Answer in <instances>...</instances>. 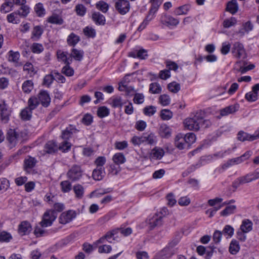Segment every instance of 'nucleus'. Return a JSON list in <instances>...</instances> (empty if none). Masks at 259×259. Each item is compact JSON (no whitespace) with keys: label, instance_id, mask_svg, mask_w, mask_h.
<instances>
[{"label":"nucleus","instance_id":"f257e3e1","mask_svg":"<svg viewBox=\"0 0 259 259\" xmlns=\"http://www.w3.org/2000/svg\"><path fill=\"white\" fill-rule=\"evenodd\" d=\"M183 123L185 128L194 131H198L200 128L208 127L211 125L210 120L203 118V113L200 111L186 118Z\"/></svg>","mask_w":259,"mask_h":259},{"label":"nucleus","instance_id":"f03ea898","mask_svg":"<svg viewBox=\"0 0 259 259\" xmlns=\"http://www.w3.org/2000/svg\"><path fill=\"white\" fill-rule=\"evenodd\" d=\"M57 214L54 210L50 209L46 211L43 215L42 221L40 224L42 227H47L50 226L53 222L56 220Z\"/></svg>","mask_w":259,"mask_h":259},{"label":"nucleus","instance_id":"7ed1b4c3","mask_svg":"<svg viewBox=\"0 0 259 259\" xmlns=\"http://www.w3.org/2000/svg\"><path fill=\"white\" fill-rule=\"evenodd\" d=\"M82 175V170L80 166L74 165L67 173V178L72 181L79 180Z\"/></svg>","mask_w":259,"mask_h":259},{"label":"nucleus","instance_id":"20e7f679","mask_svg":"<svg viewBox=\"0 0 259 259\" xmlns=\"http://www.w3.org/2000/svg\"><path fill=\"white\" fill-rule=\"evenodd\" d=\"M250 156V152L247 151L240 157L229 159L226 163H225L223 165L222 167L223 168H227L230 166L236 164H239L243 162L244 160L249 158Z\"/></svg>","mask_w":259,"mask_h":259},{"label":"nucleus","instance_id":"39448f33","mask_svg":"<svg viewBox=\"0 0 259 259\" xmlns=\"http://www.w3.org/2000/svg\"><path fill=\"white\" fill-rule=\"evenodd\" d=\"M116 10L121 15H125L130 10V4L128 0H115Z\"/></svg>","mask_w":259,"mask_h":259},{"label":"nucleus","instance_id":"423d86ee","mask_svg":"<svg viewBox=\"0 0 259 259\" xmlns=\"http://www.w3.org/2000/svg\"><path fill=\"white\" fill-rule=\"evenodd\" d=\"M232 53L233 56L238 59H244L246 57L243 45L239 42H236L233 44Z\"/></svg>","mask_w":259,"mask_h":259},{"label":"nucleus","instance_id":"0eeeda50","mask_svg":"<svg viewBox=\"0 0 259 259\" xmlns=\"http://www.w3.org/2000/svg\"><path fill=\"white\" fill-rule=\"evenodd\" d=\"M76 217V212L74 210H68L62 212L59 218V223L62 224H66L71 222Z\"/></svg>","mask_w":259,"mask_h":259},{"label":"nucleus","instance_id":"6e6552de","mask_svg":"<svg viewBox=\"0 0 259 259\" xmlns=\"http://www.w3.org/2000/svg\"><path fill=\"white\" fill-rule=\"evenodd\" d=\"M162 217L158 213L150 216L146 221V224L150 230L161 225Z\"/></svg>","mask_w":259,"mask_h":259},{"label":"nucleus","instance_id":"1a4fd4ad","mask_svg":"<svg viewBox=\"0 0 259 259\" xmlns=\"http://www.w3.org/2000/svg\"><path fill=\"white\" fill-rule=\"evenodd\" d=\"M253 180L252 175H251V173H249L244 176L240 177L236 179L233 182L232 186L236 189L240 185L250 182Z\"/></svg>","mask_w":259,"mask_h":259},{"label":"nucleus","instance_id":"9d476101","mask_svg":"<svg viewBox=\"0 0 259 259\" xmlns=\"http://www.w3.org/2000/svg\"><path fill=\"white\" fill-rule=\"evenodd\" d=\"M10 114L11 111L5 102L0 104V114L3 122L4 123L8 122Z\"/></svg>","mask_w":259,"mask_h":259},{"label":"nucleus","instance_id":"9b49d317","mask_svg":"<svg viewBox=\"0 0 259 259\" xmlns=\"http://www.w3.org/2000/svg\"><path fill=\"white\" fill-rule=\"evenodd\" d=\"M19 135L15 130L9 129L7 135V140L10 144L11 147L14 146L18 142Z\"/></svg>","mask_w":259,"mask_h":259},{"label":"nucleus","instance_id":"f8f14e48","mask_svg":"<svg viewBox=\"0 0 259 259\" xmlns=\"http://www.w3.org/2000/svg\"><path fill=\"white\" fill-rule=\"evenodd\" d=\"M20 55L18 52H14L12 50L8 53V60L14 64L15 66H20L22 64L19 62Z\"/></svg>","mask_w":259,"mask_h":259},{"label":"nucleus","instance_id":"ddd939ff","mask_svg":"<svg viewBox=\"0 0 259 259\" xmlns=\"http://www.w3.org/2000/svg\"><path fill=\"white\" fill-rule=\"evenodd\" d=\"M78 132V130L75 126L70 125L66 128L64 131H62L61 137L65 140H67L70 138L72 136Z\"/></svg>","mask_w":259,"mask_h":259},{"label":"nucleus","instance_id":"4468645a","mask_svg":"<svg viewBox=\"0 0 259 259\" xmlns=\"http://www.w3.org/2000/svg\"><path fill=\"white\" fill-rule=\"evenodd\" d=\"M161 22L167 26H176L179 23L178 19L168 15L162 17Z\"/></svg>","mask_w":259,"mask_h":259},{"label":"nucleus","instance_id":"2eb2a0df","mask_svg":"<svg viewBox=\"0 0 259 259\" xmlns=\"http://www.w3.org/2000/svg\"><path fill=\"white\" fill-rule=\"evenodd\" d=\"M175 145L180 150L188 148L182 134H178L175 138Z\"/></svg>","mask_w":259,"mask_h":259},{"label":"nucleus","instance_id":"dca6fc26","mask_svg":"<svg viewBox=\"0 0 259 259\" xmlns=\"http://www.w3.org/2000/svg\"><path fill=\"white\" fill-rule=\"evenodd\" d=\"M32 227L27 221H23L19 225L18 232L21 235H26L31 232Z\"/></svg>","mask_w":259,"mask_h":259},{"label":"nucleus","instance_id":"f3484780","mask_svg":"<svg viewBox=\"0 0 259 259\" xmlns=\"http://www.w3.org/2000/svg\"><path fill=\"white\" fill-rule=\"evenodd\" d=\"M44 32L42 27L40 25L34 26L31 31V39L33 41H37L41 37Z\"/></svg>","mask_w":259,"mask_h":259},{"label":"nucleus","instance_id":"a211bd4d","mask_svg":"<svg viewBox=\"0 0 259 259\" xmlns=\"http://www.w3.org/2000/svg\"><path fill=\"white\" fill-rule=\"evenodd\" d=\"M39 102L44 107H48L50 103L51 98L49 94L46 91L40 92L38 95Z\"/></svg>","mask_w":259,"mask_h":259},{"label":"nucleus","instance_id":"6ab92c4d","mask_svg":"<svg viewBox=\"0 0 259 259\" xmlns=\"http://www.w3.org/2000/svg\"><path fill=\"white\" fill-rule=\"evenodd\" d=\"M159 134L163 138L168 139L171 135V129L169 126L165 124L160 125L159 130Z\"/></svg>","mask_w":259,"mask_h":259},{"label":"nucleus","instance_id":"aec40b11","mask_svg":"<svg viewBox=\"0 0 259 259\" xmlns=\"http://www.w3.org/2000/svg\"><path fill=\"white\" fill-rule=\"evenodd\" d=\"M143 143H146L149 145H152L156 142V136L153 133H146L142 136Z\"/></svg>","mask_w":259,"mask_h":259},{"label":"nucleus","instance_id":"412c9836","mask_svg":"<svg viewBox=\"0 0 259 259\" xmlns=\"http://www.w3.org/2000/svg\"><path fill=\"white\" fill-rule=\"evenodd\" d=\"M58 150L57 144L53 141H50L47 143L44 147V152L45 153L53 154Z\"/></svg>","mask_w":259,"mask_h":259},{"label":"nucleus","instance_id":"4be33fe9","mask_svg":"<svg viewBox=\"0 0 259 259\" xmlns=\"http://www.w3.org/2000/svg\"><path fill=\"white\" fill-rule=\"evenodd\" d=\"M237 64L239 66L238 71L242 74L245 73L247 71L254 68V65L253 64H250L246 66L247 62L245 61H239L237 62Z\"/></svg>","mask_w":259,"mask_h":259},{"label":"nucleus","instance_id":"5701e85b","mask_svg":"<svg viewBox=\"0 0 259 259\" xmlns=\"http://www.w3.org/2000/svg\"><path fill=\"white\" fill-rule=\"evenodd\" d=\"M253 223L249 219H244L242 221L240 229L243 233H248L252 230Z\"/></svg>","mask_w":259,"mask_h":259},{"label":"nucleus","instance_id":"b1692460","mask_svg":"<svg viewBox=\"0 0 259 259\" xmlns=\"http://www.w3.org/2000/svg\"><path fill=\"white\" fill-rule=\"evenodd\" d=\"M68 53L67 52L58 51L57 53V58L60 61H62L65 64H70L72 61V58L70 57H67Z\"/></svg>","mask_w":259,"mask_h":259},{"label":"nucleus","instance_id":"393cba45","mask_svg":"<svg viewBox=\"0 0 259 259\" xmlns=\"http://www.w3.org/2000/svg\"><path fill=\"white\" fill-rule=\"evenodd\" d=\"M105 174L104 168H96L92 174L93 178L96 181H100L103 179Z\"/></svg>","mask_w":259,"mask_h":259},{"label":"nucleus","instance_id":"a878e982","mask_svg":"<svg viewBox=\"0 0 259 259\" xmlns=\"http://www.w3.org/2000/svg\"><path fill=\"white\" fill-rule=\"evenodd\" d=\"M164 152L162 148L155 147L151 153V157L155 159H160L163 156Z\"/></svg>","mask_w":259,"mask_h":259},{"label":"nucleus","instance_id":"bb28decb","mask_svg":"<svg viewBox=\"0 0 259 259\" xmlns=\"http://www.w3.org/2000/svg\"><path fill=\"white\" fill-rule=\"evenodd\" d=\"M93 21L99 25H104L105 22V17L99 12H95L92 14Z\"/></svg>","mask_w":259,"mask_h":259},{"label":"nucleus","instance_id":"cd10ccee","mask_svg":"<svg viewBox=\"0 0 259 259\" xmlns=\"http://www.w3.org/2000/svg\"><path fill=\"white\" fill-rule=\"evenodd\" d=\"M190 7L187 5H184L177 8L174 11V14L176 15H186L189 12Z\"/></svg>","mask_w":259,"mask_h":259},{"label":"nucleus","instance_id":"c85d7f7f","mask_svg":"<svg viewBox=\"0 0 259 259\" xmlns=\"http://www.w3.org/2000/svg\"><path fill=\"white\" fill-rule=\"evenodd\" d=\"M125 103L120 97H114L111 99V105L114 108H121Z\"/></svg>","mask_w":259,"mask_h":259},{"label":"nucleus","instance_id":"c756f323","mask_svg":"<svg viewBox=\"0 0 259 259\" xmlns=\"http://www.w3.org/2000/svg\"><path fill=\"white\" fill-rule=\"evenodd\" d=\"M20 16L17 11L13 12L7 16V19L9 23L13 24H18L20 22Z\"/></svg>","mask_w":259,"mask_h":259},{"label":"nucleus","instance_id":"7c9ffc66","mask_svg":"<svg viewBox=\"0 0 259 259\" xmlns=\"http://www.w3.org/2000/svg\"><path fill=\"white\" fill-rule=\"evenodd\" d=\"M47 21L52 24L61 25L63 23V20L57 14H54L48 18Z\"/></svg>","mask_w":259,"mask_h":259},{"label":"nucleus","instance_id":"2f4dec72","mask_svg":"<svg viewBox=\"0 0 259 259\" xmlns=\"http://www.w3.org/2000/svg\"><path fill=\"white\" fill-rule=\"evenodd\" d=\"M83 52L76 49H73L71 51L70 57L74 58L76 61H81L83 58Z\"/></svg>","mask_w":259,"mask_h":259},{"label":"nucleus","instance_id":"473e14b6","mask_svg":"<svg viewBox=\"0 0 259 259\" xmlns=\"http://www.w3.org/2000/svg\"><path fill=\"white\" fill-rule=\"evenodd\" d=\"M34 10L38 17H44L46 14V10L42 4L39 3L35 5L34 8Z\"/></svg>","mask_w":259,"mask_h":259},{"label":"nucleus","instance_id":"72a5a7b5","mask_svg":"<svg viewBox=\"0 0 259 259\" xmlns=\"http://www.w3.org/2000/svg\"><path fill=\"white\" fill-rule=\"evenodd\" d=\"M23 71L27 72L29 76H33L36 72L33 65L29 62L26 63L23 66Z\"/></svg>","mask_w":259,"mask_h":259},{"label":"nucleus","instance_id":"f704fd0d","mask_svg":"<svg viewBox=\"0 0 259 259\" xmlns=\"http://www.w3.org/2000/svg\"><path fill=\"white\" fill-rule=\"evenodd\" d=\"M22 91L26 94H29L33 89V83L31 80H27L22 84Z\"/></svg>","mask_w":259,"mask_h":259},{"label":"nucleus","instance_id":"c9c22d12","mask_svg":"<svg viewBox=\"0 0 259 259\" xmlns=\"http://www.w3.org/2000/svg\"><path fill=\"white\" fill-rule=\"evenodd\" d=\"M13 8V3L10 1H6L3 3L0 9V11L2 13H7L12 10Z\"/></svg>","mask_w":259,"mask_h":259},{"label":"nucleus","instance_id":"e433bc0d","mask_svg":"<svg viewBox=\"0 0 259 259\" xmlns=\"http://www.w3.org/2000/svg\"><path fill=\"white\" fill-rule=\"evenodd\" d=\"M238 5L235 0H232L229 2L227 4L226 10L230 12L231 14H234L238 11Z\"/></svg>","mask_w":259,"mask_h":259},{"label":"nucleus","instance_id":"4c0bfd02","mask_svg":"<svg viewBox=\"0 0 259 259\" xmlns=\"http://www.w3.org/2000/svg\"><path fill=\"white\" fill-rule=\"evenodd\" d=\"M162 91V88L157 82L151 83L149 85V92L154 94H160Z\"/></svg>","mask_w":259,"mask_h":259},{"label":"nucleus","instance_id":"58836bf2","mask_svg":"<svg viewBox=\"0 0 259 259\" xmlns=\"http://www.w3.org/2000/svg\"><path fill=\"white\" fill-rule=\"evenodd\" d=\"M237 110L236 106L231 105L228 106L221 110V115L222 116H227L228 114L235 113Z\"/></svg>","mask_w":259,"mask_h":259},{"label":"nucleus","instance_id":"ea45409f","mask_svg":"<svg viewBox=\"0 0 259 259\" xmlns=\"http://www.w3.org/2000/svg\"><path fill=\"white\" fill-rule=\"evenodd\" d=\"M184 138L188 148H189L191 144L194 143L196 139L195 135L192 133H188L184 135Z\"/></svg>","mask_w":259,"mask_h":259},{"label":"nucleus","instance_id":"a19ab883","mask_svg":"<svg viewBox=\"0 0 259 259\" xmlns=\"http://www.w3.org/2000/svg\"><path fill=\"white\" fill-rule=\"evenodd\" d=\"M39 104L38 98L35 96L30 97L28 101V107L33 110Z\"/></svg>","mask_w":259,"mask_h":259},{"label":"nucleus","instance_id":"79ce46f5","mask_svg":"<svg viewBox=\"0 0 259 259\" xmlns=\"http://www.w3.org/2000/svg\"><path fill=\"white\" fill-rule=\"evenodd\" d=\"M32 110L28 107L23 109L20 113L21 118L24 120H29L32 116Z\"/></svg>","mask_w":259,"mask_h":259},{"label":"nucleus","instance_id":"37998d69","mask_svg":"<svg viewBox=\"0 0 259 259\" xmlns=\"http://www.w3.org/2000/svg\"><path fill=\"white\" fill-rule=\"evenodd\" d=\"M240 249V246L237 241L233 240L230 244L229 251L232 254H236Z\"/></svg>","mask_w":259,"mask_h":259},{"label":"nucleus","instance_id":"c03bdc74","mask_svg":"<svg viewBox=\"0 0 259 259\" xmlns=\"http://www.w3.org/2000/svg\"><path fill=\"white\" fill-rule=\"evenodd\" d=\"M79 40V37L74 33H71L67 38V42L68 45L72 46H75Z\"/></svg>","mask_w":259,"mask_h":259},{"label":"nucleus","instance_id":"a18cd8bd","mask_svg":"<svg viewBox=\"0 0 259 259\" xmlns=\"http://www.w3.org/2000/svg\"><path fill=\"white\" fill-rule=\"evenodd\" d=\"M114 162L117 164H121L125 162V158L121 153H116L112 158Z\"/></svg>","mask_w":259,"mask_h":259},{"label":"nucleus","instance_id":"49530a36","mask_svg":"<svg viewBox=\"0 0 259 259\" xmlns=\"http://www.w3.org/2000/svg\"><path fill=\"white\" fill-rule=\"evenodd\" d=\"M17 12L20 17H26L30 12V8L27 5H22Z\"/></svg>","mask_w":259,"mask_h":259},{"label":"nucleus","instance_id":"de8ad7c7","mask_svg":"<svg viewBox=\"0 0 259 259\" xmlns=\"http://www.w3.org/2000/svg\"><path fill=\"white\" fill-rule=\"evenodd\" d=\"M252 135H250L248 133L244 132H239L238 134V139L241 141H252Z\"/></svg>","mask_w":259,"mask_h":259},{"label":"nucleus","instance_id":"09e8293b","mask_svg":"<svg viewBox=\"0 0 259 259\" xmlns=\"http://www.w3.org/2000/svg\"><path fill=\"white\" fill-rule=\"evenodd\" d=\"M110 113L109 109L105 106H101L98 109L97 115L100 118L107 116Z\"/></svg>","mask_w":259,"mask_h":259},{"label":"nucleus","instance_id":"8fccbe9b","mask_svg":"<svg viewBox=\"0 0 259 259\" xmlns=\"http://www.w3.org/2000/svg\"><path fill=\"white\" fill-rule=\"evenodd\" d=\"M167 88L170 92L177 93L180 90L181 86L179 83L173 81L167 85Z\"/></svg>","mask_w":259,"mask_h":259},{"label":"nucleus","instance_id":"3c124183","mask_svg":"<svg viewBox=\"0 0 259 259\" xmlns=\"http://www.w3.org/2000/svg\"><path fill=\"white\" fill-rule=\"evenodd\" d=\"M97 9L102 11L103 13H106L109 9V5L104 1H100L96 4Z\"/></svg>","mask_w":259,"mask_h":259},{"label":"nucleus","instance_id":"603ef678","mask_svg":"<svg viewBox=\"0 0 259 259\" xmlns=\"http://www.w3.org/2000/svg\"><path fill=\"white\" fill-rule=\"evenodd\" d=\"M172 115V112L168 109H162L160 112V117L164 120H168L171 119Z\"/></svg>","mask_w":259,"mask_h":259},{"label":"nucleus","instance_id":"864d4df0","mask_svg":"<svg viewBox=\"0 0 259 259\" xmlns=\"http://www.w3.org/2000/svg\"><path fill=\"white\" fill-rule=\"evenodd\" d=\"M236 206L234 205H229L226 207L225 209L221 212V214L223 216H227L232 214L235 212Z\"/></svg>","mask_w":259,"mask_h":259},{"label":"nucleus","instance_id":"5fc2aeb1","mask_svg":"<svg viewBox=\"0 0 259 259\" xmlns=\"http://www.w3.org/2000/svg\"><path fill=\"white\" fill-rule=\"evenodd\" d=\"M156 112V107L152 105L146 106L143 109V113L145 115L148 116H152Z\"/></svg>","mask_w":259,"mask_h":259},{"label":"nucleus","instance_id":"6e6d98bb","mask_svg":"<svg viewBox=\"0 0 259 259\" xmlns=\"http://www.w3.org/2000/svg\"><path fill=\"white\" fill-rule=\"evenodd\" d=\"M159 103L163 106L168 105L170 103V98L166 94H163L159 98Z\"/></svg>","mask_w":259,"mask_h":259},{"label":"nucleus","instance_id":"4d7b16f0","mask_svg":"<svg viewBox=\"0 0 259 259\" xmlns=\"http://www.w3.org/2000/svg\"><path fill=\"white\" fill-rule=\"evenodd\" d=\"M31 51L33 53L39 54L44 51V47L41 44L33 43L31 47Z\"/></svg>","mask_w":259,"mask_h":259},{"label":"nucleus","instance_id":"13d9d810","mask_svg":"<svg viewBox=\"0 0 259 259\" xmlns=\"http://www.w3.org/2000/svg\"><path fill=\"white\" fill-rule=\"evenodd\" d=\"M36 160L33 157H29L24 161V167L25 169L31 168L34 166Z\"/></svg>","mask_w":259,"mask_h":259},{"label":"nucleus","instance_id":"bf43d9fd","mask_svg":"<svg viewBox=\"0 0 259 259\" xmlns=\"http://www.w3.org/2000/svg\"><path fill=\"white\" fill-rule=\"evenodd\" d=\"M85 35L89 37H94L96 36V31L92 27L87 26L83 29Z\"/></svg>","mask_w":259,"mask_h":259},{"label":"nucleus","instance_id":"052dcab7","mask_svg":"<svg viewBox=\"0 0 259 259\" xmlns=\"http://www.w3.org/2000/svg\"><path fill=\"white\" fill-rule=\"evenodd\" d=\"M12 238L10 233L6 231H2L0 233L1 242H9Z\"/></svg>","mask_w":259,"mask_h":259},{"label":"nucleus","instance_id":"680f3d73","mask_svg":"<svg viewBox=\"0 0 259 259\" xmlns=\"http://www.w3.org/2000/svg\"><path fill=\"white\" fill-rule=\"evenodd\" d=\"M75 12L77 15L83 16L87 11L86 8L82 4H78L75 7Z\"/></svg>","mask_w":259,"mask_h":259},{"label":"nucleus","instance_id":"e2e57ef3","mask_svg":"<svg viewBox=\"0 0 259 259\" xmlns=\"http://www.w3.org/2000/svg\"><path fill=\"white\" fill-rule=\"evenodd\" d=\"M73 191L78 198H81L83 194V188L80 185H76L73 187Z\"/></svg>","mask_w":259,"mask_h":259},{"label":"nucleus","instance_id":"0e129e2a","mask_svg":"<svg viewBox=\"0 0 259 259\" xmlns=\"http://www.w3.org/2000/svg\"><path fill=\"white\" fill-rule=\"evenodd\" d=\"M144 100L145 97L143 94L136 93L133 99V101L135 104H141L144 102Z\"/></svg>","mask_w":259,"mask_h":259},{"label":"nucleus","instance_id":"69168bd1","mask_svg":"<svg viewBox=\"0 0 259 259\" xmlns=\"http://www.w3.org/2000/svg\"><path fill=\"white\" fill-rule=\"evenodd\" d=\"M237 21L234 17H231L230 19H226L223 22V26L225 28H229L235 25Z\"/></svg>","mask_w":259,"mask_h":259},{"label":"nucleus","instance_id":"338daca9","mask_svg":"<svg viewBox=\"0 0 259 259\" xmlns=\"http://www.w3.org/2000/svg\"><path fill=\"white\" fill-rule=\"evenodd\" d=\"M62 191L63 192H68L71 189V184L68 181H62L60 184Z\"/></svg>","mask_w":259,"mask_h":259},{"label":"nucleus","instance_id":"774afa93","mask_svg":"<svg viewBox=\"0 0 259 259\" xmlns=\"http://www.w3.org/2000/svg\"><path fill=\"white\" fill-rule=\"evenodd\" d=\"M106 161V159L104 156H99L95 161V164L97 168H104L103 166Z\"/></svg>","mask_w":259,"mask_h":259}]
</instances>
